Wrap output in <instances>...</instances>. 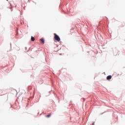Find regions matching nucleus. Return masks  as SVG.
Listing matches in <instances>:
<instances>
[{"label":"nucleus","instance_id":"nucleus-1","mask_svg":"<svg viewBox=\"0 0 125 125\" xmlns=\"http://www.w3.org/2000/svg\"><path fill=\"white\" fill-rule=\"evenodd\" d=\"M54 36H55V37H54V39H55L56 41L58 42L61 41V38H60V37L57 35V34L54 33Z\"/></svg>","mask_w":125,"mask_h":125},{"label":"nucleus","instance_id":"nucleus-2","mask_svg":"<svg viewBox=\"0 0 125 125\" xmlns=\"http://www.w3.org/2000/svg\"><path fill=\"white\" fill-rule=\"evenodd\" d=\"M112 79V76L111 75H108L107 77H106V80H110Z\"/></svg>","mask_w":125,"mask_h":125},{"label":"nucleus","instance_id":"nucleus-3","mask_svg":"<svg viewBox=\"0 0 125 125\" xmlns=\"http://www.w3.org/2000/svg\"><path fill=\"white\" fill-rule=\"evenodd\" d=\"M40 41H41V42H42V44H44V39L41 38V39H40Z\"/></svg>","mask_w":125,"mask_h":125},{"label":"nucleus","instance_id":"nucleus-4","mask_svg":"<svg viewBox=\"0 0 125 125\" xmlns=\"http://www.w3.org/2000/svg\"><path fill=\"white\" fill-rule=\"evenodd\" d=\"M51 116V114L49 113V114H48L47 115H45V117L49 118V117H50Z\"/></svg>","mask_w":125,"mask_h":125},{"label":"nucleus","instance_id":"nucleus-5","mask_svg":"<svg viewBox=\"0 0 125 125\" xmlns=\"http://www.w3.org/2000/svg\"><path fill=\"white\" fill-rule=\"evenodd\" d=\"M31 40L33 42L35 41V38L34 37H31Z\"/></svg>","mask_w":125,"mask_h":125},{"label":"nucleus","instance_id":"nucleus-6","mask_svg":"<svg viewBox=\"0 0 125 125\" xmlns=\"http://www.w3.org/2000/svg\"><path fill=\"white\" fill-rule=\"evenodd\" d=\"M94 124H95V123H93V125H95Z\"/></svg>","mask_w":125,"mask_h":125}]
</instances>
